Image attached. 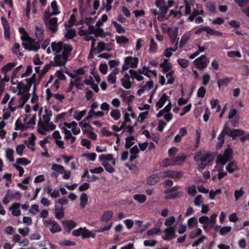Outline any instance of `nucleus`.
Segmentation results:
<instances>
[{
  "instance_id": "1",
  "label": "nucleus",
  "mask_w": 249,
  "mask_h": 249,
  "mask_svg": "<svg viewBox=\"0 0 249 249\" xmlns=\"http://www.w3.org/2000/svg\"><path fill=\"white\" fill-rule=\"evenodd\" d=\"M63 52L61 54L56 55L54 57L55 64L54 66H63L68 60L72 50V47L70 44L65 43L63 47Z\"/></svg>"
},
{
  "instance_id": "2",
  "label": "nucleus",
  "mask_w": 249,
  "mask_h": 249,
  "mask_svg": "<svg viewBox=\"0 0 249 249\" xmlns=\"http://www.w3.org/2000/svg\"><path fill=\"white\" fill-rule=\"evenodd\" d=\"M244 134V131L239 129H231L228 126H225L222 131L218 137V140H224L225 135H228L233 139L238 136H241Z\"/></svg>"
},
{
  "instance_id": "3",
  "label": "nucleus",
  "mask_w": 249,
  "mask_h": 249,
  "mask_svg": "<svg viewBox=\"0 0 249 249\" xmlns=\"http://www.w3.org/2000/svg\"><path fill=\"white\" fill-rule=\"evenodd\" d=\"M27 82L26 85H23L22 82L18 83V89H19L18 94L25 92H29L33 84L36 83V73H34L31 78L25 79Z\"/></svg>"
},
{
  "instance_id": "4",
  "label": "nucleus",
  "mask_w": 249,
  "mask_h": 249,
  "mask_svg": "<svg viewBox=\"0 0 249 249\" xmlns=\"http://www.w3.org/2000/svg\"><path fill=\"white\" fill-rule=\"evenodd\" d=\"M233 157V151L229 146L226 149L223 154H219L216 159L217 164H226L228 161L231 160Z\"/></svg>"
},
{
  "instance_id": "5",
  "label": "nucleus",
  "mask_w": 249,
  "mask_h": 249,
  "mask_svg": "<svg viewBox=\"0 0 249 249\" xmlns=\"http://www.w3.org/2000/svg\"><path fill=\"white\" fill-rule=\"evenodd\" d=\"M21 39L22 40V45L26 50L37 52L40 48L39 44L38 43H34V40L29 36L26 38L21 36Z\"/></svg>"
},
{
  "instance_id": "6",
  "label": "nucleus",
  "mask_w": 249,
  "mask_h": 249,
  "mask_svg": "<svg viewBox=\"0 0 249 249\" xmlns=\"http://www.w3.org/2000/svg\"><path fill=\"white\" fill-rule=\"evenodd\" d=\"M21 197V194L19 191H17L14 192L9 189L3 198L2 202L4 205H7L12 199L20 200Z\"/></svg>"
},
{
  "instance_id": "7",
  "label": "nucleus",
  "mask_w": 249,
  "mask_h": 249,
  "mask_svg": "<svg viewBox=\"0 0 249 249\" xmlns=\"http://www.w3.org/2000/svg\"><path fill=\"white\" fill-rule=\"evenodd\" d=\"M138 63L139 59L137 57L127 56L124 58V64L122 66V71L127 70L129 67L136 68L138 67Z\"/></svg>"
},
{
  "instance_id": "8",
  "label": "nucleus",
  "mask_w": 249,
  "mask_h": 249,
  "mask_svg": "<svg viewBox=\"0 0 249 249\" xmlns=\"http://www.w3.org/2000/svg\"><path fill=\"white\" fill-rule=\"evenodd\" d=\"M181 187L180 186H175L172 188L168 190H165L164 193L166 195L165 196V199H173L179 197L181 196V193L177 192L178 190L180 189Z\"/></svg>"
},
{
  "instance_id": "9",
  "label": "nucleus",
  "mask_w": 249,
  "mask_h": 249,
  "mask_svg": "<svg viewBox=\"0 0 249 249\" xmlns=\"http://www.w3.org/2000/svg\"><path fill=\"white\" fill-rule=\"evenodd\" d=\"M216 214H213L209 218L208 216H203V228L207 231L209 232L213 228L216 221Z\"/></svg>"
},
{
  "instance_id": "10",
  "label": "nucleus",
  "mask_w": 249,
  "mask_h": 249,
  "mask_svg": "<svg viewBox=\"0 0 249 249\" xmlns=\"http://www.w3.org/2000/svg\"><path fill=\"white\" fill-rule=\"evenodd\" d=\"M1 24L4 30V36L6 40H9L10 38V29L9 23L4 17L0 18Z\"/></svg>"
},
{
  "instance_id": "11",
  "label": "nucleus",
  "mask_w": 249,
  "mask_h": 249,
  "mask_svg": "<svg viewBox=\"0 0 249 249\" xmlns=\"http://www.w3.org/2000/svg\"><path fill=\"white\" fill-rule=\"evenodd\" d=\"M57 18H53L49 20L47 26L49 30L53 33H55L57 30Z\"/></svg>"
},
{
  "instance_id": "12",
  "label": "nucleus",
  "mask_w": 249,
  "mask_h": 249,
  "mask_svg": "<svg viewBox=\"0 0 249 249\" xmlns=\"http://www.w3.org/2000/svg\"><path fill=\"white\" fill-rule=\"evenodd\" d=\"M65 43L62 41L52 42L51 46L53 52H55V53H58L61 52L63 49V47Z\"/></svg>"
},
{
  "instance_id": "13",
  "label": "nucleus",
  "mask_w": 249,
  "mask_h": 249,
  "mask_svg": "<svg viewBox=\"0 0 249 249\" xmlns=\"http://www.w3.org/2000/svg\"><path fill=\"white\" fill-rule=\"evenodd\" d=\"M160 180L159 173L150 176L147 180V183L149 185H155Z\"/></svg>"
},
{
  "instance_id": "14",
  "label": "nucleus",
  "mask_w": 249,
  "mask_h": 249,
  "mask_svg": "<svg viewBox=\"0 0 249 249\" xmlns=\"http://www.w3.org/2000/svg\"><path fill=\"white\" fill-rule=\"evenodd\" d=\"M55 216L57 219H60L64 217V213L63 206L58 204H55L54 206Z\"/></svg>"
},
{
  "instance_id": "15",
  "label": "nucleus",
  "mask_w": 249,
  "mask_h": 249,
  "mask_svg": "<svg viewBox=\"0 0 249 249\" xmlns=\"http://www.w3.org/2000/svg\"><path fill=\"white\" fill-rule=\"evenodd\" d=\"M169 97L166 93L162 94L159 101L156 103L157 109L161 108L167 101H169Z\"/></svg>"
},
{
  "instance_id": "16",
  "label": "nucleus",
  "mask_w": 249,
  "mask_h": 249,
  "mask_svg": "<svg viewBox=\"0 0 249 249\" xmlns=\"http://www.w3.org/2000/svg\"><path fill=\"white\" fill-rule=\"evenodd\" d=\"M47 125V124L41 121V119H40L39 121H38L37 125L38 132L41 134L45 135L46 134V131H48Z\"/></svg>"
},
{
  "instance_id": "17",
  "label": "nucleus",
  "mask_w": 249,
  "mask_h": 249,
  "mask_svg": "<svg viewBox=\"0 0 249 249\" xmlns=\"http://www.w3.org/2000/svg\"><path fill=\"white\" fill-rule=\"evenodd\" d=\"M160 10V13L158 16V19L160 21H163L165 20V16L166 15L168 8L167 7L166 5L160 8H159Z\"/></svg>"
},
{
  "instance_id": "18",
  "label": "nucleus",
  "mask_w": 249,
  "mask_h": 249,
  "mask_svg": "<svg viewBox=\"0 0 249 249\" xmlns=\"http://www.w3.org/2000/svg\"><path fill=\"white\" fill-rule=\"evenodd\" d=\"M214 155L211 153H207L203 155V166L209 165L213 161Z\"/></svg>"
},
{
  "instance_id": "19",
  "label": "nucleus",
  "mask_w": 249,
  "mask_h": 249,
  "mask_svg": "<svg viewBox=\"0 0 249 249\" xmlns=\"http://www.w3.org/2000/svg\"><path fill=\"white\" fill-rule=\"evenodd\" d=\"M203 31L207 33V34L214 36H222V33L214 29H212L209 26H203Z\"/></svg>"
},
{
  "instance_id": "20",
  "label": "nucleus",
  "mask_w": 249,
  "mask_h": 249,
  "mask_svg": "<svg viewBox=\"0 0 249 249\" xmlns=\"http://www.w3.org/2000/svg\"><path fill=\"white\" fill-rule=\"evenodd\" d=\"M160 67L162 68V71L163 73H165L167 72L170 71L172 69V65L170 62H168L167 59H164V62L160 64Z\"/></svg>"
},
{
  "instance_id": "21",
  "label": "nucleus",
  "mask_w": 249,
  "mask_h": 249,
  "mask_svg": "<svg viewBox=\"0 0 249 249\" xmlns=\"http://www.w3.org/2000/svg\"><path fill=\"white\" fill-rule=\"evenodd\" d=\"M194 160L196 161H200L198 164V170L199 172H202V151L200 150L194 156Z\"/></svg>"
},
{
  "instance_id": "22",
  "label": "nucleus",
  "mask_w": 249,
  "mask_h": 249,
  "mask_svg": "<svg viewBox=\"0 0 249 249\" xmlns=\"http://www.w3.org/2000/svg\"><path fill=\"white\" fill-rule=\"evenodd\" d=\"M113 216V213L110 211H107L104 213L100 220L102 222H107L109 221Z\"/></svg>"
},
{
  "instance_id": "23",
  "label": "nucleus",
  "mask_w": 249,
  "mask_h": 249,
  "mask_svg": "<svg viewBox=\"0 0 249 249\" xmlns=\"http://www.w3.org/2000/svg\"><path fill=\"white\" fill-rule=\"evenodd\" d=\"M16 65L17 63L15 62L8 63L1 68V71L2 73L6 74L8 71H11Z\"/></svg>"
},
{
  "instance_id": "24",
  "label": "nucleus",
  "mask_w": 249,
  "mask_h": 249,
  "mask_svg": "<svg viewBox=\"0 0 249 249\" xmlns=\"http://www.w3.org/2000/svg\"><path fill=\"white\" fill-rule=\"evenodd\" d=\"M129 73L131 75V78L132 79L135 78L138 81H142L144 79L143 77L141 75L142 74L139 73L138 71L130 69L129 71Z\"/></svg>"
},
{
  "instance_id": "25",
  "label": "nucleus",
  "mask_w": 249,
  "mask_h": 249,
  "mask_svg": "<svg viewBox=\"0 0 249 249\" xmlns=\"http://www.w3.org/2000/svg\"><path fill=\"white\" fill-rule=\"evenodd\" d=\"M186 158V155L185 154H182L181 155L178 156L173 158L175 165L182 164Z\"/></svg>"
},
{
  "instance_id": "26",
  "label": "nucleus",
  "mask_w": 249,
  "mask_h": 249,
  "mask_svg": "<svg viewBox=\"0 0 249 249\" xmlns=\"http://www.w3.org/2000/svg\"><path fill=\"white\" fill-rule=\"evenodd\" d=\"M178 42L177 40L176 43H175V45L173 48H169L165 49L163 53L164 55L168 58L171 56L173 54L172 52H175L178 49Z\"/></svg>"
},
{
  "instance_id": "27",
  "label": "nucleus",
  "mask_w": 249,
  "mask_h": 249,
  "mask_svg": "<svg viewBox=\"0 0 249 249\" xmlns=\"http://www.w3.org/2000/svg\"><path fill=\"white\" fill-rule=\"evenodd\" d=\"M130 93L129 91H125L123 90L121 93V97L124 98V101L126 102V103L129 104L131 102H132V99L134 98V96L133 95H131L130 96H127Z\"/></svg>"
},
{
  "instance_id": "28",
  "label": "nucleus",
  "mask_w": 249,
  "mask_h": 249,
  "mask_svg": "<svg viewBox=\"0 0 249 249\" xmlns=\"http://www.w3.org/2000/svg\"><path fill=\"white\" fill-rule=\"evenodd\" d=\"M20 206L19 203H15L10 207V209L12 210V214L16 216H18L20 215L21 212L19 210H17Z\"/></svg>"
},
{
  "instance_id": "29",
  "label": "nucleus",
  "mask_w": 249,
  "mask_h": 249,
  "mask_svg": "<svg viewBox=\"0 0 249 249\" xmlns=\"http://www.w3.org/2000/svg\"><path fill=\"white\" fill-rule=\"evenodd\" d=\"M160 165H161V166L164 167H167L169 166H175L173 158H166V159H164L161 161Z\"/></svg>"
},
{
  "instance_id": "30",
  "label": "nucleus",
  "mask_w": 249,
  "mask_h": 249,
  "mask_svg": "<svg viewBox=\"0 0 249 249\" xmlns=\"http://www.w3.org/2000/svg\"><path fill=\"white\" fill-rule=\"evenodd\" d=\"M158 44L155 42L153 38L150 39V44L149 46V52L151 53H155L157 52Z\"/></svg>"
},
{
  "instance_id": "31",
  "label": "nucleus",
  "mask_w": 249,
  "mask_h": 249,
  "mask_svg": "<svg viewBox=\"0 0 249 249\" xmlns=\"http://www.w3.org/2000/svg\"><path fill=\"white\" fill-rule=\"evenodd\" d=\"M80 206L82 208H85L86 205L88 203V197L87 195L85 193H83L80 197Z\"/></svg>"
},
{
  "instance_id": "32",
  "label": "nucleus",
  "mask_w": 249,
  "mask_h": 249,
  "mask_svg": "<svg viewBox=\"0 0 249 249\" xmlns=\"http://www.w3.org/2000/svg\"><path fill=\"white\" fill-rule=\"evenodd\" d=\"M63 224L65 226V227L67 229H69V231H71V229L75 227L76 226V223L72 220H64L63 222Z\"/></svg>"
},
{
  "instance_id": "33",
  "label": "nucleus",
  "mask_w": 249,
  "mask_h": 249,
  "mask_svg": "<svg viewBox=\"0 0 249 249\" xmlns=\"http://www.w3.org/2000/svg\"><path fill=\"white\" fill-rule=\"evenodd\" d=\"M99 161L101 162H107L113 160V156L111 154L107 155L102 154L99 157Z\"/></svg>"
},
{
  "instance_id": "34",
  "label": "nucleus",
  "mask_w": 249,
  "mask_h": 249,
  "mask_svg": "<svg viewBox=\"0 0 249 249\" xmlns=\"http://www.w3.org/2000/svg\"><path fill=\"white\" fill-rule=\"evenodd\" d=\"M101 133L102 135L106 137H109L113 135H114L117 136V140H120V139L119 138V136L118 134L111 132L106 129V128H103L101 130Z\"/></svg>"
},
{
  "instance_id": "35",
  "label": "nucleus",
  "mask_w": 249,
  "mask_h": 249,
  "mask_svg": "<svg viewBox=\"0 0 249 249\" xmlns=\"http://www.w3.org/2000/svg\"><path fill=\"white\" fill-rule=\"evenodd\" d=\"M35 35L36 37L38 40L42 39L44 36V29L42 28L36 27L35 31Z\"/></svg>"
},
{
  "instance_id": "36",
  "label": "nucleus",
  "mask_w": 249,
  "mask_h": 249,
  "mask_svg": "<svg viewBox=\"0 0 249 249\" xmlns=\"http://www.w3.org/2000/svg\"><path fill=\"white\" fill-rule=\"evenodd\" d=\"M237 169V165L234 161L229 163L226 166V170L229 173H232Z\"/></svg>"
},
{
  "instance_id": "37",
  "label": "nucleus",
  "mask_w": 249,
  "mask_h": 249,
  "mask_svg": "<svg viewBox=\"0 0 249 249\" xmlns=\"http://www.w3.org/2000/svg\"><path fill=\"white\" fill-rule=\"evenodd\" d=\"M83 231H82V238H89L90 237H91L92 238H94L95 235L94 234H92L90 232V231L88 230L86 228H83Z\"/></svg>"
},
{
  "instance_id": "38",
  "label": "nucleus",
  "mask_w": 249,
  "mask_h": 249,
  "mask_svg": "<svg viewBox=\"0 0 249 249\" xmlns=\"http://www.w3.org/2000/svg\"><path fill=\"white\" fill-rule=\"evenodd\" d=\"M62 132L64 133V138L65 139H69L71 138V140H75V137L72 136L71 135V132L66 129L65 127H63L61 128Z\"/></svg>"
},
{
  "instance_id": "39",
  "label": "nucleus",
  "mask_w": 249,
  "mask_h": 249,
  "mask_svg": "<svg viewBox=\"0 0 249 249\" xmlns=\"http://www.w3.org/2000/svg\"><path fill=\"white\" fill-rule=\"evenodd\" d=\"M61 230L62 229L60 225L56 221H54L53 222V223L52 225L51 228L50 229V231L52 233L59 232L61 231Z\"/></svg>"
},
{
  "instance_id": "40",
  "label": "nucleus",
  "mask_w": 249,
  "mask_h": 249,
  "mask_svg": "<svg viewBox=\"0 0 249 249\" xmlns=\"http://www.w3.org/2000/svg\"><path fill=\"white\" fill-rule=\"evenodd\" d=\"M112 24L114 25L116 29V32L118 34H124L125 33V30L123 28L122 25L117 23L116 21H112Z\"/></svg>"
},
{
  "instance_id": "41",
  "label": "nucleus",
  "mask_w": 249,
  "mask_h": 249,
  "mask_svg": "<svg viewBox=\"0 0 249 249\" xmlns=\"http://www.w3.org/2000/svg\"><path fill=\"white\" fill-rule=\"evenodd\" d=\"M134 200L137 201L138 202L142 203L144 202L146 200V196L145 195L138 194L135 195L133 196Z\"/></svg>"
},
{
  "instance_id": "42",
  "label": "nucleus",
  "mask_w": 249,
  "mask_h": 249,
  "mask_svg": "<svg viewBox=\"0 0 249 249\" xmlns=\"http://www.w3.org/2000/svg\"><path fill=\"white\" fill-rule=\"evenodd\" d=\"M116 40L118 44H126L129 42V39L124 36H116Z\"/></svg>"
},
{
  "instance_id": "43",
  "label": "nucleus",
  "mask_w": 249,
  "mask_h": 249,
  "mask_svg": "<svg viewBox=\"0 0 249 249\" xmlns=\"http://www.w3.org/2000/svg\"><path fill=\"white\" fill-rule=\"evenodd\" d=\"M21 96L20 98V101H21L22 106L24 105L29 100L30 97V94L29 92H25L22 94H19Z\"/></svg>"
},
{
  "instance_id": "44",
  "label": "nucleus",
  "mask_w": 249,
  "mask_h": 249,
  "mask_svg": "<svg viewBox=\"0 0 249 249\" xmlns=\"http://www.w3.org/2000/svg\"><path fill=\"white\" fill-rule=\"evenodd\" d=\"M171 170H166L163 171L159 172L160 179H163L166 178H170L171 177Z\"/></svg>"
},
{
  "instance_id": "45",
  "label": "nucleus",
  "mask_w": 249,
  "mask_h": 249,
  "mask_svg": "<svg viewBox=\"0 0 249 249\" xmlns=\"http://www.w3.org/2000/svg\"><path fill=\"white\" fill-rule=\"evenodd\" d=\"M231 230V227L230 226H225L220 227L219 230L221 235L224 236L227 234Z\"/></svg>"
},
{
  "instance_id": "46",
  "label": "nucleus",
  "mask_w": 249,
  "mask_h": 249,
  "mask_svg": "<svg viewBox=\"0 0 249 249\" xmlns=\"http://www.w3.org/2000/svg\"><path fill=\"white\" fill-rule=\"evenodd\" d=\"M183 175V172L181 171H178L175 170H171L170 178L174 179H179Z\"/></svg>"
},
{
  "instance_id": "47",
  "label": "nucleus",
  "mask_w": 249,
  "mask_h": 249,
  "mask_svg": "<svg viewBox=\"0 0 249 249\" xmlns=\"http://www.w3.org/2000/svg\"><path fill=\"white\" fill-rule=\"evenodd\" d=\"M117 72H115V71L111 72L109 73L107 76V80L111 84H113L115 83L116 77Z\"/></svg>"
},
{
  "instance_id": "48",
  "label": "nucleus",
  "mask_w": 249,
  "mask_h": 249,
  "mask_svg": "<svg viewBox=\"0 0 249 249\" xmlns=\"http://www.w3.org/2000/svg\"><path fill=\"white\" fill-rule=\"evenodd\" d=\"M52 169L61 174L63 173L65 170L63 166L56 164H54L52 165Z\"/></svg>"
},
{
  "instance_id": "49",
  "label": "nucleus",
  "mask_w": 249,
  "mask_h": 249,
  "mask_svg": "<svg viewBox=\"0 0 249 249\" xmlns=\"http://www.w3.org/2000/svg\"><path fill=\"white\" fill-rule=\"evenodd\" d=\"M164 231L167 234V235L169 236L172 238V239L175 237V231L173 227L167 228L164 230Z\"/></svg>"
},
{
  "instance_id": "50",
  "label": "nucleus",
  "mask_w": 249,
  "mask_h": 249,
  "mask_svg": "<svg viewBox=\"0 0 249 249\" xmlns=\"http://www.w3.org/2000/svg\"><path fill=\"white\" fill-rule=\"evenodd\" d=\"M26 128V126H25L21 123V121L18 119L15 123V129L16 130H21L23 131L25 130Z\"/></svg>"
},
{
  "instance_id": "51",
  "label": "nucleus",
  "mask_w": 249,
  "mask_h": 249,
  "mask_svg": "<svg viewBox=\"0 0 249 249\" xmlns=\"http://www.w3.org/2000/svg\"><path fill=\"white\" fill-rule=\"evenodd\" d=\"M194 64L198 69L202 70V55H201L194 61Z\"/></svg>"
},
{
  "instance_id": "52",
  "label": "nucleus",
  "mask_w": 249,
  "mask_h": 249,
  "mask_svg": "<svg viewBox=\"0 0 249 249\" xmlns=\"http://www.w3.org/2000/svg\"><path fill=\"white\" fill-rule=\"evenodd\" d=\"M174 73V71L172 70L166 74V77L168 78L167 84H172L174 83L175 81V78L173 77Z\"/></svg>"
},
{
  "instance_id": "53",
  "label": "nucleus",
  "mask_w": 249,
  "mask_h": 249,
  "mask_svg": "<svg viewBox=\"0 0 249 249\" xmlns=\"http://www.w3.org/2000/svg\"><path fill=\"white\" fill-rule=\"evenodd\" d=\"M211 105L212 108H216V111L219 112L220 110V105L219 104V101L217 99H213L211 101Z\"/></svg>"
},
{
  "instance_id": "54",
  "label": "nucleus",
  "mask_w": 249,
  "mask_h": 249,
  "mask_svg": "<svg viewBox=\"0 0 249 249\" xmlns=\"http://www.w3.org/2000/svg\"><path fill=\"white\" fill-rule=\"evenodd\" d=\"M190 36L189 34H184L181 37L179 46L180 47H183L185 45L188 41Z\"/></svg>"
},
{
  "instance_id": "55",
  "label": "nucleus",
  "mask_w": 249,
  "mask_h": 249,
  "mask_svg": "<svg viewBox=\"0 0 249 249\" xmlns=\"http://www.w3.org/2000/svg\"><path fill=\"white\" fill-rule=\"evenodd\" d=\"M14 150L11 148H9L6 150V156L10 162H13L14 158L13 157Z\"/></svg>"
},
{
  "instance_id": "56",
  "label": "nucleus",
  "mask_w": 249,
  "mask_h": 249,
  "mask_svg": "<svg viewBox=\"0 0 249 249\" xmlns=\"http://www.w3.org/2000/svg\"><path fill=\"white\" fill-rule=\"evenodd\" d=\"M102 165L104 166L105 170L109 173H112L115 171V169L107 162H102Z\"/></svg>"
},
{
  "instance_id": "57",
  "label": "nucleus",
  "mask_w": 249,
  "mask_h": 249,
  "mask_svg": "<svg viewBox=\"0 0 249 249\" xmlns=\"http://www.w3.org/2000/svg\"><path fill=\"white\" fill-rule=\"evenodd\" d=\"M17 163L26 166L31 163V161L25 158H18L16 160Z\"/></svg>"
},
{
  "instance_id": "58",
  "label": "nucleus",
  "mask_w": 249,
  "mask_h": 249,
  "mask_svg": "<svg viewBox=\"0 0 249 249\" xmlns=\"http://www.w3.org/2000/svg\"><path fill=\"white\" fill-rule=\"evenodd\" d=\"M51 6L53 11L52 15H57L60 13V12L57 11L58 9V6L56 1L54 0L52 1L51 3Z\"/></svg>"
},
{
  "instance_id": "59",
  "label": "nucleus",
  "mask_w": 249,
  "mask_h": 249,
  "mask_svg": "<svg viewBox=\"0 0 249 249\" xmlns=\"http://www.w3.org/2000/svg\"><path fill=\"white\" fill-rule=\"evenodd\" d=\"M53 65V62L51 61L50 64H48L45 65L44 67L43 70L41 71L40 74L39 75V77L43 76L45 74H46L51 69V67Z\"/></svg>"
},
{
  "instance_id": "60",
  "label": "nucleus",
  "mask_w": 249,
  "mask_h": 249,
  "mask_svg": "<svg viewBox=\"0 0 249 249\" xmlns=\"http://www.w3.org/2000/svg\"><path fill=\"white\" fill-rule=\"evenodd\" d=\"M178 64L183 68H186L189 65V61L185 59L179 58L177 60Z\"/></svg>"
},
{
  "instance_id": "61",
  "label": "nucleus",
  "mask_w": 249,
  "mask_h": 249,
  "mask_svg": "<svg viewBox=\"0 0 249 249\" xmlns=\"http://www.w3.org/2000/svg\"><path fill=\"white\" fill-rule=\"evenodd\" d=\"M221 193V190L220 189H218L215 191L211 190L209 193L208 196H207L210 199H214L215 196L217 195L220 194Z\"/></svg>"
},
{
  "instance_id": "62",
  "label": "nucleus",
  "mask_w": 249,
  "mask_h": 249,
  "mask_svg": "<svg viewBox=\"0 0 249 249\" xmlns=\"http://www.w3.org/2000/svg\"><path fill=\"white\" fill-rule=\"evenodd\" d=\"M121 82L122 86L125 89H128L131 88L132 84L130 81L125 80V79H121Z\"/></svg>"
},
{
  "instance_id": "63",
  "label": "nucleus",
  "mask_w": 249,
  "mask_h": 249,
  "mask_svg": "<svg viewBox=\"0 0 249 249\" xmlns=\"http://www.w3.org/2000/svg\"><path fill=\"white\" fill-rule=\"evenodd\" d=\"M234 1L239 7L242 8L247 4L249 5V0H234Z\"/></svg>"
},
{
  "instance_id": "64",
  "label": "nucleus",
  "mask_w": 249,
  "mask_h": 249,
  "mask_svg": "<svg viewBox=\"0 0 249 249\" xmlns=\"http://www.w3.org/2000/svg\"><path fill=\"white\" fill-rule=\"evenodd\" d=\"M110 116L116 121L120 118L121 115L118 110L113 109L110 112Z\"/></svg>"
}]
</instances>
